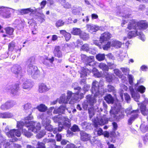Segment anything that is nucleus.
<instances>
[{
  "mask_svg": "<svg viewBox=\"0 0 148 148\" xmlns=\"http://www.w3.org/2000/svg\"><path fill=\"white\" fill-rule=\"evenodd\" d=\"M86 87V89H85V87H84V89H85L84 91L82 90L79 87L75 88L74 90L76 92L75 93H73L71 91H68L67 92V96L66 99H65V95L64 94L62 95L60 97L59 99L58 100L59 103H67L71 96L73 95L74 96L75 95H77L78 96L77 97L75 98V99H73V98H72L69 102V103L70 104H73L78 100L79 98H82L83 95L85 93V91L86 90L87 91L89 88V86L88 85Z\"/></svg>",
  "mask_w": 148,
  "mask_h": 148,
  "instance_id": "f257e3e1",
  "label": "nucleus"
},
{
  "mask_svg": "<svg viewBox=\"0 0 148 148\" xmlns=\"http://www.w3.org/2000/svg\"><path fill=\"white\" fill-rule=\"evenodd\" d=\"M33 119V117L31 115L25 117V125L28 128L29 130H31L34 133H38L41 128L40 124L39 123L31 121Z\"/></svg>",
  "mask_w": 148,
  "mask_h": 148,
  "instance_id": "f03ea898",
  "label": "nucleus"
},
{
  "mask_svg": "<svg viewBox=\"0 0 148 148\" xmlns=\"http://www.w3.org/2000/svg\"><path fill=\"white\" fill-rule=\"evenodd\" d=\"M138 23L134 20L130 21L128 24L127 29L130 30L128 33V36L129 38L135 37L138 35Z\"/></svg>",
  "mask_w": 148,
  "mask_h": 148,
  "instance_id": "7ed1b4c3",
  "label": "nucleus"
},
{
  "mask_svg": "<svg viewBox=\"0 0 148 148\" xmlns=\"http://www.w3.org/2000/svg\"><path fill=\"white\" fill-rule=\"evenodd\" d=\"M99 83L96 81H94L92 84V92L94 95L95 97L98 96L100 95L98 90Z\"/></svg>",
  "mask_w": 148,
  "mask_h": 148,
  "instance_id": "20e7f679",
  "label": "nucleus"
},
{
  "mask_svg": "<svg viewBox=\"0 0 148 148\" xmlns=\"http://www.w3.org/2000/svg\"><path fill=\"white\" fill-rule=\"evenodd\" d=\"M27 71L29 74L32 75L33 77H36L38 73L37 67L32 66V64L28 67Z\"/></svg>",
  "mask_w": 148,
  "mask_h": 148,
  "instance_id": "39448f33",
  "label": "nucleus"
},
{
  "mask_svg": "<svg viewBox=\"0 0 148 148\" xmlns=\"http://www.w3.org/2000/svg\"><path fill=\"white\" fill-rule=\"evenodd\" d=\"M2 11L3 12L1 15L5 18H9L11 16V14L10 12V9L7 8H5L3 6H0V12Z\"/></svg>",
  "mask_w": 148,
  "mask_h": 148,
  "instance_id": "423d86ee",
  "label": "nucleus"
},
{
  "mask_svg": "<svg viewBox=\"0 0 148 148\" xmlns=\"http://www.w3.org/2000/svg\"><path fill=\"white\" fill-rule=\"evenodd\" d=\"M93 122L95 127H96L98 125H102L107 123L108 122V119H107L103 117L101 118L100 119H99L97 121L95 120Z\"/></svg>",
  "mask_w": 148,
  "mask_h": 148,
  "instance_id": "0eeeda50",
  "label": "nucleus"
},
{
  "mask_svg": "<svg viewBox=\"0 0 148 148\" xmlns=\"http://www.w3.org/2000/svg\"><path fill=\"white\" fill-rule=\"evenodd\" d=\"M86 27L87 30L91 33L96 32L99 29V26L92 24L87 25Z\"/></svg>",
  "mask_w": 148,
  "mask_h": 148,
  "instance_id": "6e6552de",
  "label": "nucleus"
},
{
  "mask_svg": "<svg viewBox=\"0 0 148 148\" xmlns=\"http://www.w3.org/2000/svg\"><path fill=\"white\" fill-rule=\"evenodd\" d=\"M111 34L108 32H105L101 35L100 37V41L102 43L104 42L107 41L111 37Z\"/></svg>",
  "mask_w": 148,
  "mask_h": 148,
  "instance_id": "1a4fd4ad",
  "label": "nucleus"
},
{
  "mask_svg": "<svg viewBox=\"0 0 148 148\" xmlns=\"http://www.w3.org/2000/svg\"><path fill=\"white\" fill-rule=\"evenodd\" d=\"M50 121L49 119H46L43 120L42 124L44 126L45 129L47 131H51L53 130V128L52 126L50 124Z\"/></svg>",
  "mask_w": 148,
  "mask_h": 148,
  "instance_id": "9d476101",
  "label": "nucleus"
},
{
  "mask_svg": "<svg viewBox=\"0 0 148 148\" xmlns=\"http://www.w3.org/2000/svg\"><path fill=\"white\" fill-rule=\"evenodd\" d=\"M50 88L44 84L42 83L39 85L38 91L40 93H44L49 91Z\"/></svg>",
  "mask_w": 148,
  "mask_h": 148,
  "instance_id": "9b49d317",
  "label": "nucleus"
},
{
  "mask_svg": "<svg viewBox=\"0 0 148 148\" xmlns=\"http://www.w3.org/2000/svg\"><path fill=\"white\" fill-rule=\"evenodd\" d=\"M7 135L9 137H12L14 135L19 137L21 135V133L18 130L13 129L11 130L9 132L7 133Z\"/></svg>",
  "mask_w": 148,
  "mask_h": 148,
  "instance_id": "f8f14e48",
  "label": "nucleus"
},
{
  "mask_svg": "<svg viewBox=\"0 0 148 148\" xmlns=\"http://www.w3.org/2000/svg\"><path fill=\"white\" fill-rule=\"evenodd\" d=\"M121 108V106H119L118 107L116 105V107H112V108L111 110L110 111V113L111 116L114 118L116 117L117 116L116 115L118 113V111H119Z\"/></svg>",
  "mask_w": 148,
  "mask_h": 148,
  "instance_id": "ddd939ff",
  "label": "nucleus"
},
{
  "mask_svg": "<svg viewBox=\"0 0 148 148\" xmlns=\"http://www.w3.org/2000/svg\"><path fill=\"white\" fill-rule=\"evenodd\" d=\"M6 89L8 90H10L11 92L13 94H15L19 89V85L16 84L13 86H10L7 87Z\"/></svg>",
  "mask_w": 148,
  "mask_h": 148,
  "instance_id": "4468645a",
  "label": "nucleus"
},
{
  "mask_svg": "<svg viewBox=\"0 0 148 148\" xmlns=\"http://www.w3.org/2000/svg\"><path fill=\"white\" fill-rule=\"evenodd\" d=\"M137 23L138 31L147 28L148 27V24L145 21H143Z\"/></svg>",
  "mask_w": 148,
  "mask_h": 148,
  "instance_id": "2eb2a0df",
  "label": "nucleus"
},
{
  "mask_svg": "<svg viewBox=\"0 0 148 148\" xmlns=\"http://www.w3.org/2000/svg\"><path fill=\"white\" fill-rule=\"evenodd\" d=\"M81 139L82 140L84 141H87L90 139L91 136L84 132H80Z\"/></svg>",
  "mask_w": 148,
  "mask_h": 148,
  "instance_id": "dca6fc26",
  "label": "nucleus"
},
{
  "mask_svg": "<svg viewBox=\"0 0 148 148\" xmlns=\"http://www.w3.org/2000/svg\"><path fill=\"white\" fill-rule=\"evenodd\" d=\"M140 109L142 114L144 115L148 114V103L146 104H141Z\"/></svg>",
  "mask_w": 148,
  "mask_h": 148,
  "instance_id": "f3484780",
  "label": "nucleus"
},
{
  "mask_svg": "<svg viewBox=\"0 0 148 148\" xmlns=\"http://www.w3.org/2000/svg\"><path fill=\"white\" fill-rule=\"evenodd\" d=\"M33 83L30 82L29 80H25L23 84V87L24 89H29L33 86Z\"/></svg>",
  "mask_w": 148,
  "mask_h": 148,
  "instance_id": "a211bd4d",
  "label": "nucleus"
},
{
  "mask_svg": "<svg viewBox=\"0 0 148 148\" xmlns=\"http://www.w3.org/2000/svg\"><path fill=\"white\" fill-rule=\"evenodd\" d=\"M54 55L55 56L58 58L62 57V54L61 51L60 50V47L59 46H56L54 51Z\"/></svg>",
  "mask_w": 148,
  "mask_h": 148,
  "instance_id": "6ab92c4d",
  "label": "nucleus"
},
{
  "mask_svg": "<svg viewBox=\"0 0 148 148\" xmlns=\"http://www.w3.org/2000/svg\"><path fill=\"white\" fill-rule=\"evenodd\" d=\"M81 57L82 59L83 60H85L88 63H90L91 62L94 61V58L93 56H90L89 57H86L84 54H82L81 55Z\"/></svg>",
  "mask_w": 148,
  "mask_h": 148,
  "instance_id": "aec40b11",
  "label": "nucleus"
},
{
  "mask_svg": "<svg viewBox=\"0 0 148 148\" xmlns=\"http://www.w3.org/2000/svg\"><path fill=\"white\" fill-rule=\"evenodd\" d=\"M130 89L131 92V95L132 97H133L134 100L137 101H138V99L140 98L139 95L138 93L135 94L134 92V89L130 87Z\"/></svg>",
  "mask_w": 148,
  "mask_h": 148,
  "instance_id": "412c9836",
  "label": "nucleus"
},
{
  "mask_svg": "<svg viewBox=\"0 0 148 148\" xmlns=\"http://www.w3.org/2000/svg\"><path fill=\"white\" fill-rule=\"evenodd\" d=\"M122 45L121 42L116 40H114L112 42V47L116 48H119L121 47Z\"/></svg>",
  "mask_w": 148,
  "mask_h": 148,
  "instance_id": "4be33fe9",
  "label": "nucleus"
},
{
  "mask_svg": "<svg viewBox=\"0 0 148 148\" xmlns=\"http://www.w3.org/2000/svg\"><path fill=\"white\" fill-rule=\"evenodd\" d=\"M94 133L96 136H100L103 134V130L100 128H96L94 130Z\"/></svg>",
  "mask_w": 148,
  "mask_h": 148,
  "instance_id": "5701e85b",
  "label": "nucleus"
},
{
  "mask_svg": "<svg viewBox=\"0 0 148 148\" xmlns=\"http://www.w3.org/2000/svg\"><path fill=\"white\" fill-rule=\"evenodd\" d=\"M13 106L12 103L10 102H7L3 104L1 106V108L2 110H5L9 109Z\"/></svg>",
  "mask_w": 148,
  "mask_h": 148,
  "instance_id": "b1692460",
  "label": "nucleus"
},
{
  "mask_svg": "<svg viewBox=\"0 0 148 148\" xmlns=\"http://www.w3.org/2000/svg\"><path fill=\"white\" fill-rule=\"evenodd\" d=\"M82 32L79 28H73L71 32V33L74 35H79L82 33Z\"/></svg>",
  "mask_w": 148,
  "mask_h": 148,
  "instance_id": "393cba45",
  "label": "nucleus"
},
{
  "mask_svg": "<svg viewBox=\"0 0 148 148\" xmlns=\"http://www.w3.org/2000/svg\"><path fill=\"white\" fill-rule=\"evenodd\" d=\"M37 9H32L31 8H28L26 9H23L21 10V13L23 14H26L30 12H34L35 10L37 11Z\"/></svg>",
  "mask_w": 148,
  "mask_h": 148,
  "instance_id": "a878e982",
  "label": "nucleus"
},
{
  "mask_svg": "<svg viewBox=\"0 0 148 148\" xmlns=\"http://www.w3.org/2000/svg\"><path fill=\"white\" fill-rule=\"evenodd\" d=\"M13 116V114L10 113L6 112L0 113V117L3 118H10Z\"/></svg>",
  "mask_w": 148,
  "mask_h": 148,
  "instance_id": "bb28decb",
  "label": "nucleus"
},
{
  "mask_svg": "<svg viewBox=\"0 0 148 148\" xmlns=\"http://www.w3.org/2000/svg\"><path fill=\"white\" fill-rule=\"evenodd\" d=\"M21 68L19 66H15L12 68V71L15 74H19L21 72Z\"/></svg>",
  "mask_w": 148,
  "mask_h": 148,
  "instance_id": "cd10ccee",
  "label": "nucleus"
},
{
  "mask_svg": "<svg viewBox=\"0 0 148 148\" xmlns=\"http://www.w3.org/2000/svg\"><path fill=\"white\" fill-rule=\"evenodd\" d=\"M82 70L80 73L81 77H84L87 76V74L90 72V71L87 69L83 68L82 69Z\"/></svg>",
  "mask_w": 148,
  "mask_h": 148,
  "instance_id": "c85d7f7f",
  "label": "nucleus"
},
{
  "mask_svg": "<svg viewBox=\"0 0 148 148\" xmlns=\"http://www.w3.org/2000/svg\"><path fill=\"white\" fill-rule=\"evenodd\" d=\"M37 108L39 111L44 112L47 110V108L45 105L41 104L38 106Z\"/></svg>",
  "mask_w": 148,
  "mask_h": 148,
  "instance_id": "c756f323",
  "label": "nucleus"
},
{
  "mask_svg": "<svg viewBox=\"0 0 148 148\" xmlns=\"http://www.w3.org/2000/svg\"><path fill=\"white\" fill-rule=\"evenodd\" d=\"M105 100L108 103H112L113 101V99L110 95L106 96L105 97Z\"/></svg>",
  "mask_w": 148,
  "mask_h": 148,
  "instance_id": "7c9ffc66",
  "label": "nucleus"
},
{
  "mask_svg": "<svg viewBox=\"0 0 148 148\" xmlns=\"http://www.w3.org/2000/svg\"><path fill=\"white\" fill-rule=\"evenodd\" d=\"M79 36L81 38L84 40L88 39L89 37L88 34L84 32H82Z\"/></svg>",
  "mask_w": 148,
  "mask_h": 148,
  "instance_id": "2f4dec72",
  "label": "nucleus"
},
{
  "mask_svg": "<svg viewBox=\"0 0 148 148\" xmlns=\"http://www.w3.org/2000/svg\"><path fill=\"white\" fill-rule=\"evenodd\" d=\"M96 57L98 61H101L105 59V55L104 54H99L96 55Z\"/></svg>",
  "mask_w": 148,
  "mask_h": 148,
  "instance_id": "473e14b6",
  "label": "nucleus"
},
{
  "mask_svg": "<svg viewBox=\"0 0 148 148\" xmlns=\"http://www.w3.org/2000/svg\"><path fill=\"white\" fill-rule=\"evenodd\" d=\"M65 109V108L64 107L61 106L58 108V110L56 109L54 110L53 112L55 113H63Z\"/></svg>",
  "mask_w": 148,
  "mask_h": 148,
  "instance_id": "72a5a7b5",
  "label": "nucleus"
},
{
  "mask_svg": "<svg viewBox=\"0 0 148 148\" xmlns=\"http://www.w3.org/2000/svg\"><path fill=\"white\" fill-rule=\"evenodd\" d=\"M59 2L66 8H69L71 7V5L68 3H66L64 0H59Z\"/></svg>",
  "mask_w": 148,
  "mask_h": 148,
  "instance_id": "f704fd0d",
  "label": "nucleus"
},
{
  "mask_svg": "<svg viewBox=\"0 0 148 148\" xmlns=\"http://www.w3.org/2000/svg\"><path fill=\"white\" fill-rule=\"evenodd\" d=\"M104 74L105 75L106 80L109 82H111L112 81V75L108 73L107 72H105L104 73Z\"/></svg>",
  "mask_w": 148,
  "mask_h": 148,
  "instance_id": "c9c22d12",
  "label": "nucleus"
},
{
  "mask_svg": "<svg viewBox=\"0 0 148 148\" xmlns=\"http://www.w3.org/2000/svg\"><path fill=\"white\" fill-rule=\"evenodd\" d=\"M90 49L89 45L88 44H85L82 46L81 50L88 51L90 50Z\"/></svg>",
  "mask_w": 148,
  "mask_h": 148,
  "instance_id": "e433bc0d",
  "label": "nucleus"
},
{
  "mask_svg": "<svg viewBox=\"0 0 148 148\" xmlns=\"http://www.w3.org/2000/svg\"><path fill=\"white\" fill-rule=\"evenodd\" d=\"M112 42H108L107 43L103 46V48L104 50H107L112 46Z\"/></svg>",
  "mask_w": 148,
  "mask_h": 148,
  "instance_id": "4c0bfd02",
  "label": "nucleus"
},
{
  "mask_svg": "<svg viewBox=\"0 0 148 148\" xmlns=\"http://www.w3.org/2000/svg\"><path fill=\"white\" fill-rule=\"evenodd\" d=\"M48 60L50 62L52 63L54 61V58L52 57L51 58L48 59L47 57H46L44 59V61L43 62V64L46 65H47L48 64L47 62L46 61V60Z\"/></svg>",
  "mask_w": 148,
  "mask_h": 148,
  "instance_id": "58836bf2",
  "label": "nucleus"
},
{
  "mask_svg": "<svg viewBox=\"0 0 148 148\" xmlns=\"http://www.w3.org/2000/svg\"><path fill=\"white\" fill-rule=\"evenodd\" d=\"M133 112H134L135 113V114L134 115V118H133L132 117H131L128 120V123L131 124L132 121H133L134 119L137 117V113L138 111V110H136L134 111H133Z\"/></svg>",
  "mask_w": 148,
  "mask_h": 148,
  "instance_id": "ea45409f",
  "label": "nucleus"
},
{
  "mask_svg": "<svg viewBox=\"0 0 148 148\" xmlns=\"http://www.w3.org/2000/svg\"><path fill=\"white\" fill-rule=\"evenodd\" d=\"M21 45L20 44H15L14 45V50L17 52L18 51H20L22 49Z\"/></svg>",
  "mask_w": 148,
  "mask_h": 148,
  "instance_id": "a19ab883",
  "label": "nucleus"
},
{
  "mask_svg": "<svg viewBox=\"0 0 148 148\" xmlns=\"http://www.w3.org/2000/svg\"><path fill=\"white\" fill-rule=\"evenodd\" d=\"M99 66V67L103 70L107 71L108 70V67L104 63H100Z\"/></svg>",
  "mask_w": 148,
  "mask_h": 148,
  "instance_id": "79ce46f5",
  "label": "nucleus"
},
{
  "mask_svg": "<svg viewBox=\"0 0 148 148\" xmlns=\"http://www.w3.org/2000/svg\"><path fill=\"white\" fill-rule=\"evenodd\" d=\"M37 16L40 18V21L41 23H42L45 21V16L43 14L38 13L37 14Z\"/></svg>",
  "mask_w": 148,
  "mask_h": 148,
  "instance_id": "37998d69",
  "label": "nucleus"
},
{
  "mask_svg": "<svg viewBox=\"0 0 148 148\" xmlns=\"http://www.w3.org/2000/svg\"><path fill=\"white\" fill-rule=\"evenodd\" d=\"M64 23L62 20H59L56 21V25L57 27H58L64 25Z\"/></svg>",
  "mask_w": 148,
  "mask_h": 148,
  "instance_id": "c03bdc74",
  "label": "nucleus"
},
{
  "mask_svg": "<svg viewBox=\"0 0 148 148\" xmlns=\"http://www.w3.org/2000/svg\"><path fill=\"white\" fill-rule=\"evenodd\" d=\"M138 35L137 36H139L140 38L143 41H144L146 39L145 36L142 33L140 32L139 31H138Z\"/></svg>",
  "mask_w": 148,
  "mask_h": 148,
  "instance_id": "a18cd8bd",
  "label": "nucleus"
},
{
  "mask_svg": "<svg viewBox=\"0 0 148 148\" xmlns=\"http://www.w3.org/2000/svg\"><path fill=\"white\" fill-rule=\"evenodd\" d=\"M137 90L141 93H143L145 91V88L143 86H139L137 89Z\"/></svg>",
  "mask_w": 148,
  "mask_h": 148,
  "instance_id": "49530a36",
  "label": "nucleus"
},
{
  "mask_svg": "<svg viewBox=\"0 0 148 148\" xmlns=\"http://www.w3.org/2000/svg\"><path fill=\"white\" fill-rule=\"evenodd\" d=\"M15 43L13 42H11L8 45V50L12 51L14 50Z\"/></svg>",
  "mask_w": 148,
  "mask_h": 148,
  "instance_id": "de8ad7c7",
  "label": "nucleus"
},
{
  "mask_svg": "<svg viewBox=\"0 0 148 148\" xmlns=\"http://www.w3.org/2000/svg\"><path fill=\"white\" fill-rule=\"evenodd\" d=\"M5 31L7 34L9 35H12L13 32L14 30L12 28L7 27L6 28Z\"/></svg>",
  "mask_w": 148,
  "mask_h": 148,
  "instance_id": "09e8293b",
  "label": "nucleus"
},
{
  "mask_svg": "<svg viewBox=\"0 0 148 148\" xmlns=\"http://www.w3.org/2000/svg\"><path fill=\"white\" fill-rule=\"evenodd\" d=\"M23 133L25 136L28 137H30L31 136H32V133L27 132L24 129H23Z\"/></svg>",
  "mask_w": 148,
  "mask_h": 148,
  "instance_id": "8fccbe9b",
  "label": "nucleus"
},
{
  "mask_svg": "<svg viewBox=\"0 0 148 148\" xmlns=\"http://www.w3.org/2000/svg\"><path fill=\"white\" fill-rule=\"evenodd\" d=\"M121 69L122 72L125 75L129 73L130 69L127 68H122Z\"/></svg>",
  "mask_w": 148,
  "mask_h": 148,
  "instance_id": "3c124183",
  "label": "nucleus"
},
{
  "mask_svg": "<svg viewBox=\"0 0 148 148\" xmlns=\"http://www.w3.org/2000/svg\"><path fill=\"white\" fill-rule=\"evenodd\" d=\"M45 134V133L43 131H41L36 135V136L38 138H40L42 137Z\"/></svg>",
  "mask_w": 148,
  "mask_h": 148,
  "instance_id": "603ef678",
  "label": "nucleus"
},
{
  "mask_svg": "<svg viewBox=\"0 0 148 148\" xmlns=\"http://www.w3.org/2000/svg\"><path fill=\"white\" fill-rule=\"evenodd\" d=\"M71 129L72 131L74 132L79 131L78 126L76 125H74L71 128Z\"/></svg>",
  "mask_w": 148,
  "mask_h": 148,
  "instance_id": "864d4df0",
  "label": "nucleus"
},
{
  "mask_svg": "<svg viewBox=\"0 0 148 148\" xmlns=\"http://www.w3.org/2000/svg\"><path fill=\"white\" fill-rule=\"evenodd\" d=\"M60 119L59 118V117H54L53 118V119L55 122H58L61 125H62V122L60 121L59 120Z\"/></svg>",
  "mask_w": 148,
  "mask_h": 148,
  "instance_id": "5fc2aeb1",
  "label": "nucleus"
},
{
  "mask_svg": "<svg viewBox=\"0 0 148 148\" xmlns=\"http://www.w3.org/2000/svg\"><path fill=\"white\" fill-rule=\"evenodd\" d=\"M140 128L142 131L143 132H145L147 131L148 130V127H146L145 128H144V125L143 124L141 125Z\"/></svg>",
  "mask_w": 148,
  "mask_h": 148,
  "instance_id": "6e6d98bb",
  "label": "nucleus"
},
{
  "mask_svg": "<svg viewBox=\"0 0 148 148\" xmlns=\"http://www.w3.org/2000/svg\"><path fill=\"white\" fill-rule=\"evenodd\" d=\"M24 125V123L23 122H17V127L19 128H21Z\"/></svg>",
  "mask_w": 148,
  "mask_h": 148,
  "instance_id": "4d7b16f0",
  "label": "nucleus"
},
{
  "mask_svg": "<svg viewBox=\"0 0 148 148\" xmlns=\"http://www.w3.org/2000/svg\"><path fill=\"white\" fill-rule=\"evenodd\" d=\"M114 73L117 76L120 77L121 76V73L118 69H115L114 70Z\"/></svg>",
  "mask_w": 148,
  "mask_h": 148,
  "instance_id": "13d9d810",
  "label": "nucleus"
},
{
  "mask_svg": "<svg viewBox=\"0 0 148 148\" xmlns=\"http://www.w3.org/2000/svg\"><path fill=\"white\" fill-rule=\"evenodd\" d=\"M64 36L66 40L67 41L70 39L71 37V35L70 33L67 32L64 35Z\"/></svg>",
  "mask_w": 148,
  "mask_h": 148,
  "instance_id": "bf43d9fd",
  "label": "nucleus"
},
{
  "mask_svg": "<svg viewBox=\"0 0 148 148\" xmlns=\"http://www.w3.org/2000/svg\"><path fill=\"white\" fill-rule=\"evenodd\" d=\"M60 124L59 125V127L58 129H57V128L55 129V130L53 131V132L55 133H56L58 131L60 132L62 130V127H63V126H60Z\"/></svg>",
  "mask_w": 148,
  "mask_h": 148,
  "instance_id": "052dcab7",
  "label": "nucleus"
},
{
  "mask_svg": "<svg viewBox=\"0 0 148 148\" xmlns=\"http://www.w3.org/2000/svg\"><path fill=\"white\" fill-rule=\"evenodd\" d=\"M90 95H88L87 96V98H88V101L89 102L90 104L92 105V103L95 102L96 100H95V99H94L93 100H91V99H90Z\"/></svg>",
  "mask_w": 148,
  "mask_h": 148,
  "instance_id": "680f3d73",
  "label": "nucleus"
},
{
  "mask_svg": "<svg viewBox=\"0 0 148 148\" xmlns=\"http://www.w3.org/2000/svg\"><path fill=\"white\" fill-rule=\"evenodd\" d=\"M82 11V9L81 8H78L75 9H73V12L74 14H77L79 12H80Z\"/></svg>",
  "mask_w": 148,
  "mask_h": 148,
  "instance_id": "e2e57ef3",
  "label": "nucleus"
},
{
  "mask_svg": "<svg viewBox=\"0 0 148 148\" xmlns=\"http://www.w3.org/2000/svg\"><path fill=\"white\" fill-rule=\"evenodd\" d=\"M128 77L129 78V83L131 85L132 84L133 82V77L131 75H128Z\"/></svg>",
  "mask_w": 148,
  "mask_h": 148,
  "instance_id": "0e129e2a",
  "label": "nucleus"
},
{
  "mask_svg": "<svg viewBox=\"0 0 148 148\" xmlns=\"http://www.w3.org/2000/svg\"><path fill=\"white\" fill-rule=\"evenodd\" d=\"M90 124L89 123H87L86 122H84L82 123L81 125L83 127L86 128H88V125H90Z\"/></svg>",
  "mask_w": 148,
  "mask_h": 148,
  "instance_id": "69168bd1",
  "label": "nucleus"
},
{
  "mask_svg": "<svg viewBox=\"0 0 148 148\" xmlns=\"http://www.w3.org/2000/svg\"><path fill=\"white\" fill-rule=\"evenodd\" d=\"M91 138V136L90 139L89 140L90 141V142L91 144H94L97 140V139H95V137L93 136V138L92 139Z\"/></svg>",
  "mask_w": 148,
  "mask_h": 148,
  "instance_id": "338daca9",
  "label": "nucleus"
},
{
  "mask_svg": "<svg viewBox=\"0 0 148 148\" xmlns=\"http://www.w3.org/2000/svg\"><path fill=\"white\" fill-rule=\"evenodd\" d=\"M75 147V145L73 144L70 143L67 144L65 148H74Z\"/></svg>",
  "mask_w": 148,
  "mask_h": 148,
  "instance_id": "774afa93",
  "label": "nucleus"
}]
</instances>
